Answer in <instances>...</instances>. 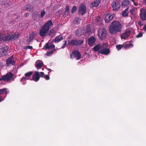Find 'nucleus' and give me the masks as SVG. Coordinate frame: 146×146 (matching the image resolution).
<instances>
[{"mask_svg": "<svg viewBox=\"0 0 146 146\" xmlns=\"http://www.w3.org/2000/svg\"><path fill=\"white\" fill-rule=\"evenodd\" d=\"M122 25L117 21H114L111 23L109 28V32L111 34L116 35L121 31Z\"/></svg>", "mask_w": 146, "mask_h": 146, "instance_id": "obj_1", "label": "nucleus"}, {"mask_svg": "<svg viewBox=\"0 0 146 146\" xmlns=\"http://www.w3.org/2000/svg\"><path fill=\"white\" fill-rule=\"evenodd\" d=\"M18 37V35L15 33L8 34L4 36H2L0 34V40L3 42L10 40L13 41L17 39Z\"/></svg>", "mask_w": 146, "mask_h": 146, "instance_id": "obj_2", "label": "nucleus"}, {"mask_svg": "<svg viewBox=\"0 0 146 146\" xmlns=\"http://www.w3.org/2000/svg\"><path fill=\"white\" fill-rule=\"evenodd\" d=\"M84 42V41L81 39H74L69 40L68 44L69 45L72 46L78 47L81 46Z\"/></svg>", "mask_w": 146, "mask_h": 146, "instance_id": "obj_3", "label": "nucleus"}, {"mask_svg": "<svg viewBox=\"0 0 146 146\" xmlns=\"http://www.w3.org/2000/svg\"><path fill=\"white\" fill-rule=\"evenodd\" d=\"M14 76L13 74L11 72H8L5 75L3 76L0 78V82L4 81L5 82H7L13 80ZM13 80H14V79H13Z\"/></svg>", "mask_w": 146, "mask_h": 146, "instance_id": "obj_4", "label": "nucleus"}, {"mask_svg": "<svg viewBox=\"0 0 146 146\" xmlns=\"http://www.w3.org/2000/svg\"><path fill=\"white\" fill-rule=\"evenodd\" d=\"M98 35L100 40L105 39L107 36L106 29L104 28L100 29L98 31Z\"/></svg>", "mask_w": 146, "mask_h": 146, "instance_id": "obj_5", "label": "nucleus"}, {"mask_svg": "<svg viewBox=\"0 0 146 146\" xmlns=\"http://www.w3.org/2000/svg\"><path fill=\"white\" fill-rule=\"evenodd\" d=\"M70 56L71 58H75L76 60H78L81 58V54L79 50H76L73 51L72 53L70 54Z\"/></svg>", "mask_w": 146, "mask_h": 146, "instance_id": "obj_6", "label": "nucleus"}, {"mask_svg": "<svg viewBox=\"0 0 146 146\" xmlns=\"http://www.w3.org/2000/svg\"><path fill=\"white\" fill-rule=\"evenodd\" d=\"M44 75L43 72H39L37 71H36L32 76L33 80L35 82L38 81L40 77H43Z\"/></svg>", "mask_w": 146, "mask_h": 146, "instance_id": "obj_7", "label": "nucleus"}, {"mask_svg": "<svg viewBox=\"0 0 146 146\" xmlns=\"http://www.w3.org/2000/svg\"><path fill=\"white\" fill-rule=\"evenodd\" d=\"M16 61L14 60L13 57L12 56L7 59L6 64L8 66H15Z\"/></svg>", "mask_w": 146, "mask_h": 146, "instance_id": "obj_8", "label": "nucleus"}, {"mask_svg": "<svg viewBox=\"0 0 146 146\" xmlns=\"http://www.w3.org/2000/svg\"><path fill=\"white\" fill-rule=\"evenodd\" d=\"M131 33V31L130 30H126L124 33L121 34V38L123 39H126L129 36Z\"/></svg>", "mask_w": 146, "mask_h": 146, "instance_id": "obj_9", "label": "nucleus"}, {"mask_svg": "<svg viewBox=\"0 0 146 146\" xmlns=\"http://www.w3.org/2000/svg\"><path fill=\"white\" fill-rule=\"evenodd\" d=\"M41 36H43L46 35V23L44 24L41 27L39 32Z\"/></svg>", "mask_w": 146, "mask_h": 146, "instance_id": "obj_10", "label": "nucleus"}, {"mask_svg": "<svg viewBox=\"0 0 146 146\" xmlns=\"http://www.w3.org/2000/svg\"><path fill=\"white\" fill-rule=\"evenodd\" d=\"M111 5L113 9H119L120 6L119 3L117 1H113Z\"/></svg>", "mask_w": 146, "mask_h": 146, "instance_id": "obj_11", "label": "nucleus"}, {"mask_svg": "<svg viewBox=\"0 0 146 146\" xmlns=\"http://www.w3.org/2000/svg\"><path fill=\"white\" fill-rule=\"evenodd\" d=\"M96 41V40L94 37H90L88 39V44L90 46H92L94 44Z\"/></svg>", "mask_w": 146, "mask_h": 146, "instance_id": "obj_12", "label": "nucleus"}, {"mask_svg": "<svg viewBox=\"0 0 146 146\" xmlns=\"http://www.w3.org/2000/svg\"><path fill=\"white\" fill-rule=\"evenodd\" d=\"M8 49L7 48H4L0 49V56H4L8 54Z\"/></svg>", "mask_w": 146, "mask_h": 146, "instance_id": "obj_13", "label": "nucleus"}, {"mask_svg": "<svg viewBox=\"0 0 146 146\" xmlns=\"http://www.w3.org/2000/svg\"><path fill=\"white\" fill-rule=\"evenodd\" d=\"M43 64L42 61L38 60L36 61L35 64V66L37 69H40L43 66Z\"/></svg>", "mask_w": 146, "mask_h": 146, "instance_id": "obj_14", "label": "nucleus"}, {"mask_svg": "<svg viewBox=\"0 0 146 146\" xmlns=\"http://www.w3.org/2000/svg\"><path fill=\"white\" fill-rule=\"evenodd\" d=\"M101 2V0H94L90 5V7L91 8H93L94 7H97L100 4Z\"/></svg>", "mask_w": 146, "mask_h": 146, "instance_id": "obj_15", "label": "nucleus"}, {"mask_svg": "<svg viewBox=\"0 0 146 146\" xmlns=\"http://www.w3.org/2000/svg\"><path fill=\"white\" fill-rule=\"evenodd\" d=\"M53 25V24L51 20L48 21L46 22V34L48 33L47 31L52 27Z\"/></svg>", "mask_w": 146, "mask_h": 146, "instance_id": "obj_16", "label": "nucleus"}, {"mask_svg": "<svg viewBox=\"0 0 146 146\" xmlns=\"http://www.w3.org/2000/svg\"><path fill=\"white\" fill-rule=\"evenodd\" d=\"M36 32L34 31L30 35L29 38L27 40V42L29 43L32 42L34 39L35 36L36 35Z\"/></svg>", "mask_w": 146, "mask_h": 146, "instance_id": "obj_17", "label": "nucleus"}, {"mask_svg": "<svg viewBox=\"0 0 146 146\" xmlns=\"http://www.w3.org/2000/svg\"><path fill=\"white\" fill-rule=\"evenodd\" d=\"M141 13L140 15L141 19L143 21L146 20V10H140Z\"/></svg>", "mask_w": 146, "mask_h": 146, "instance_id": "obj_18", "label": "nucleus"}, {"mask_svg": "<svg viewBox=\"0 0 146 146\" xmlns=\"http://www.w3.org/2000/svg\"><path fill=\"white\" fill-rule=\"evenodd\" d=\"M113 17V16L112 15H111L109 14H107L105 18V22L107 23H109L111 22Z\"/></svg>", "mask_w": 146, "mask_h": 146, "instance_id": "obj_19", "label": "nucleus"}, {"mask_svg": "<svg viewBox=\"0 0 146 146\" xmlns=\"http://www.w3.org/2000/svg\"><path fill=\"white\" fill-rule=\"evenodd\" d=\"M110 51L109 49L104 48L102 50L99 51V53L100 54L107 55L110 53Z\"/></svg>", "mask_w": 146, "mask_h": 146, "instance_id": "obj_20", "label": "nucleus"}, {"mask_svg": "<svg viewBox=\"0 0 146 146\" xmlns=\"http://www.w3.org/2000/svg\"><path fill=\"white\" fill-rule=\"evenodd\" d=\"M80 21L81 20L80 19V17H75L74 20V23L75 26L77 27H78V25Z\"/></svg>", "mask_w": 146, "mask_h": 146, "instance_id": "obj_21", "label": "nucleus"}, {"mask_svg": "<svg viewBox=\"0 0 146 146\" xmlns=\"http://www.w3.org/2000/svg\"><path fill=\"white\" fill-rule=\"evenodd\" d=\"M82 31L81 27L78 29L76 32V35L79 36H81L83 34Z\"/></svg>", "mask_w": 146, "mask_h": 146, "instance_id": "obj_22", "label": "nucleus"}, {"mask_svg": "<svg viewBox=\"0 0 146 146\" xmlns=\"http://www.w3.org/2000/svg\"><path fill=\"white\" fill-rule=\"evenodd\" d=\"M63 39V38L61 35L56 36L54 40V42L58 43Z\"/></svg>", "mask_w": 146, "mask_h": 146, "instance_id": "obj_23", "label": "nucleus"}, {"mask_svg": "<svg viewBox=\"0 0 146 146\" xmlns=\"http://www.w3.org/2000/svg\"><path fill=\"white\" fill-rule=\"evenodd\" d=\"M129 3V2L128 0H125L123 1L121 3V6L123 8H124Z\"/></svg>", "mask_w": 146, "mask_h": 146, "instance_id": "obj_24", "label": "nucleus"}, {"mask_svg": "<svg viewBox=\"0 0 146 146\" xmlns=\"http://www.w3.org/2000/svg\"><path fill=\"white\" fill-rule=\"evenodd\" d=\"M55 46L54 44H51L49 45L48 43H46V49H48L50 50V49H54Z\"/></svg>", "mask_w": 146, "mask_h": 146, "instance_id": "obj_25", "label": "nucleus"}, {"mask_svg": "<svg viewBox=\"0 0 146 146\" xmlns=\"http://www.w3.org/2000/svg\"><path fill=\"white\" fill-rule=\"evenodd\" d=\"M101 48L100 44H98L96 45L93 48V50L94 51H99L100 49Z\"/></svg>", "mask_w": 146, "mask_h": 146, "instance_id": "obj_26", "label": "nucleus"}, {"mask_svg": "<svg viewBox=\"0 0 146 146\" xmlns=\"http://www.w3.org/2000/svg\"><path fill=\"white\" fill-rule=\"evenodd\" d=\"M91 31V26L90 25H88L87 27L86 28V33L88 34H89L90 33Z\"/></svg>", "mask_w": 146, "mask_h": 146, "instance_id": "obj_27", "label": "nucleus"}, {"mask_svg": "<svg viewBox=\"0 0 146 146\" xmlns=\"http://www.w3.org/2000/svg\"><path fill=\"white\" fill-rule=\"evenodd\" d=\"M1 5L2 6V7L1 8L2 9L7 8V6H9V5L6 3L5 2H2L1 4Z\"/></svg>", "mask_w": 146, "mask_h": 146, "instance_id": "obj_28", "label": "nucleus"}, {"mask_svg": "<svg viewBox=\"0 0 146 146\" xmlns=\"http://www.w3.org/2000/svg\"><path fill=\"white\" fill-rule=\"evenodd\" d=\"M56 50V49H54L50 51H47V53H46V55L48 56H50L52 55L53 53Z\"/></svg>", "mask_w": 146, "mask_h": 146, "instance_id": "obj_29", "label": "nucleus"}, {"mask_svg": "<svg viewBox=\"0 0 146 146\" xmlns=\"http://www.w3.org/2000/svg\"><path fill=\"white\" fill-rule=\"evenodd\" d=\"M128 10H125L122 12V15L124 17H127L128 16Z\"/></svg>", "mask_w": 146, "mask_h": 146, "instance_id": "obj_30", "label": "nucleus"}, {"mask_svg": "<svg viewBox=\"0 0 146 146\" xmlns=\"http://www.w3.org/2000/svg\"><path fill=\"white\" fill-rule=\"evenodd\" d=\"M7 89L6 88H3L2 89H0V94H3L5 93L6 94L7 93Z\"/></svg>", "mask_w": 146, "mask_h": 146, "instance_id": "obj_31", "label": "nucleus"}, {"mask_svg": "<svg viewBox=\"0 0 146 146\" xmlns=\"http://www.w3.org/2000/svg\"><path fill=\"white\" fill-rule=\"evenodd\" d=\"M86 8L85 4L84 3H82L80 6L79 9H86Z\"/></svg>", "mask_w": 146, "mask_h": 146, "instance_id": "obj_32", "label": "nucleus"}, {"mask_svg": "<svg viewBox=\"0 0 146 146\" xmlns=\"http://www.w3.org/2000/svg\"><path fill=\"white\" fill-rule=\"evenodd\" d=\"M86 10H79L78 13L79 14L83 15L86 12Z\"/></svg>", "mask_w": 146, "mask_h": 146, "instance_id": "obj_33", "label": "nucleus"}, {"mask_svg": "<svg viewBox=\"0 0 146 146\" xmlns=\"http://www.w3.org/2000/svg\"><path fill=\"white\" fill-rule=\"evenodd\" d=\"M123 47L124 48V45L118 44L116 46V48L118 50H119Z\"/></svg>", "mask_w": 146, "mask_h": 146, "instance_id": "obj_34", "label": "nucleus"}, {"mask_svg": "<svg viewBox=\"0 0 146 146\" xmlns=\"http://www.w3.org/2000/svg\"><path fill=\"white\" fill-rule=\"evenodd\" d=\"M133 45L132 44L129 43V44H126L125 45H124V48H126L127 47H133Z\"/></svg>", "mask_w": 146, "mask_h": 146, "instance_id": "obj_35", "label": "nucleus"}, {"mask_svg": "<svg viewBox=\"0 0 146 146\" xmlns=\"http://www.w3.org/2000/svg\"><path fill=\"white\" fill-rule=\"evenodd\" d=\"M33 72H29L25 74V76L26 77H29L32 75Z\"/></svg>", "mask_w": 146, "mask_h": 146, "instance_id": "obj_36", "label": "nucleus"}, {"mask_svg": "<svg viewBox=\"0 0 146 146\" xmlns=\"http://www.w3.org/2000/svg\"><path fill=\"white\" fill-rule=\"evenodd\" d=\"M25 7L26 8V9H32L33 8V6L31 5L30 4L27 5Z\"/></svg>", "mask_w": 146, "mask_h": 146, "instance_id": "obj_37", "label": "nucleus"}, {"mask_svg": "<svg viewBox=\"0 0 146 146\" xmlns=\"http://www.w3.org/2000/svg\"><path fill=\"white\" fill-rule=\"evenodd\" d=\"M45 13V12L44 11L41 12L39 15V17L40 18L42 17L44 15Z\"/></svg>", "mask_w": 146, "mask_h": 146, "instance_id": "obj_38", "label": "nucleus"}, {"mask_svg": "<svg viewBox=\"0 0 146 146\" xmlns=\"http://www.w3.org/2000/svg\"><path fill=\"white\" fill-rule=\"evenodd\" d=\"M70 10H66V11L65 12L64 15V16L66 17L67 15L70 14Z\"/></svg>", "mask_w": 146, "mask_h": 146, "instance_id": "obj_39", "label": "nucleus"}, {"mask_svg": "<svg viewBox=\"0 0 146 146\" xmlns=\"http://www.w3.org/2000/svg\"><path fill=\"white\" fill-rule=\"evenodd\" d=\"M54 30L53 29H52L51 30H50L48 33V35L49 36L51 35L52 34H53L54 33Z\"/></svg>", "mask_w": 146, "mask_h": 146, "instance_id": "obj_40", "label": "nucleus"}, {"mask_svg": "<svg viewBox=\"0 0 146 146\" xmlns=\"http://www.w3.org/2000/svg\"><path fill=\"white\" fill-rule=\"evenodd\" d=\"M143 35V34L141 33H140L139 34L137 35L136 36V37L137 38H139L141 37Z\"/></svg>", "mask_w": 146, "mask_h": 146, "instance_id": "obj_41", "label": "nucleus"}, {"mask_svg": "<svg viewBox=\"0 0 146 146\" xmlns=\"http://www.w3.org/2000/svg\"><path fill=\"white\" fill-rule=\"evenodd\" d=\"M67 41L66 40H65L64 41V44H63V46L61 47V48H64L65 47V46H66V44H67Z\"/></svg>", "mask_w": 146, "mask_h": 146, "instance_id": "obj_42", "label": "nucleus"}, {"mask_svg": "<svg viewBox=\"0 0 146 146\" xmlns=\"http://www.w3.org/2000/svg\"><path fill=\"white\" fill-rule=\"evenodd\" d=\"M33 47L32 46L28 45L26 46V48L27 49H31L33 48Z\"/></svg>", "mask_w": 146, "mask_h": 146, "instance_id": "obj_43", "label": "nucleus"}, {"mask_svg": "<svg viewBox=\"0 0 146 146\" xmlns=\"http://www.w3.org/2000/svg\"><path fill=\"white\" fill-rule=\"evenodd\" d=\"M27 78L25 77H23L21 79V82H22L23 81L26 80Z\"/></svg>", "mask_w": 146, "mask_h": 146, "instance_id": "obj_44", "label": "nucleus"}, {"mask_svg": "<svg viewBox=\"0 0 146 146\" xmlns=\"http://www.w3.org/2000/svg\"><path fill=\"white\" fill-rule=\"evenodd\" d=\"M140 1L144 4H145L146 3V0H141Z\"/></svg>", "mask_w": 146, "mask_h": 146, "instance_id": "obj_45", "label": "nucleus"}, {"mask_svg": "<svg viewBox=\"0 0 146 146\" xmlns=\"http://www.w3.org/2000/svg\"><path fill=\"white\" fill-rule=\"evenodd\" d=\"M143 29L145 32H146V25H145L143 27Z\"/></svg>", "mask_w": 146, "mask_h": 146, "instance_id": "obj_46", "label": "nucleus"}, {"mask_svg": "<svg viewBox=\"0 0 146 146\" xmlns=\"http://www.w3.org/2000/svg\"><path fill=\"white\" fill-rule=\"evenodd\" d=\"M47 70H48V71H50L48 72V75L50 76V74H49V73L50 72H51L52 71V70L49 68H48L47 69Z\"/></svg>", "mask_w": 146, "mask_h": 146, "instance_id": "obj_47", "label": "nucleus"}, {"mask_svg": "<svg viewBox=\"0 0 146 146\" xmlns=\"http://www.w3.org/2000/svg\"><path fill=\"white\" fill-rule=\"evenodd\" d=\"M49 79L50 77L48 75H46V80H48Z\"/></svg>", "mask_w": 146, "mask_h": 146, "instance_id": "obj_48", "label": "nucleus"}, {"mask_svg": "<svg viewBox=\"0 0 146 146\" xmlns=\"http://www.w3.org/2000/svg\"><path fill=\"white\" fill-rule=\"evenodd\" d=\"M29 14L28 13H25V16L26 17H27L29 16Z\"/></svg>", "mask_w": 146, "mask_h": 146, "instance_id": "obj_49", "label": "nucleus"}, {"mask_svg": "<svg viewBox=\"0 0 146 146\" xmlns=\"http://www.w3.org/2000/svg\"><path fill=\"white\" fill-rule=\"evenodd\" d=\"M36 13H35V15H34L33 16V17L36 18L37 17V13L36 14Z\"/></svg>", "mask_w": 146, "mask_h": 146, "instance_id": "obj_50", "label": "nucleus"}, {"mask_svg": "<svg viewBox=\"0 0 146 146\" xmlns=\"http://www.w3.org/2000/svg\"><path fill=\"white\" fill-rule=\"evenodd\" d=\"M76 10H71L72 13V14L74 13V12H75Z\"/></svg>", "mask_w": 146, "mask_h": 146, "instance_id": "obj_51", "label": "nucleus"}, {"mask_svg": "<svg viewBox=\"0 0 146 146\" xmlns=\"http://www.w3.org/2000/svg\"><path fill=\"white\" fill-rule=\"evenodd\" d=\"M77 7L76 6H74L73 7L72 9H77Z\"/></svg>", "mask_w": 146, "mask_h": 146, "instance_id": "obj_52", "label": "nucleus"}, {"mask_svg": "<svg viewBox=\"0 0 146 146\" xmlns=\"http://www.w3.org/2000/svg\"><path fill=\"white\" fill-rule=\"evenodd\" d=\"M134 5L135 6H136L138 5V3L136 2H134Z\"/></svg>", "mask_w": 146, "mask_h": 146, "instance_id": "obj_53", "label": "nucleus"}, {"mask_svg": "<svg viewBox=\"0 0 146 146\" xmlns=\"http://www.w3.org/2000/svg\"><path fill=\"white\" fill-rule=\"evenodd\" d=\"M2 98H1L0 97V102L3 100V99H2Z\"/></svg>", "mask_w": 146, "mask_h": 146, "instance_id": "obj_54", "label": "nucleus"}, {"mask_svg": "<svg viewBox=\"0 0 146 146\" xmlns=\"http://www.w3.org/2000/svg\"><path fill=\"white\" fill-rule=\"evenodd\" d=\"M69 8L68 7V6H66V8H65V9H69Z\"/></svg>", "mask_w": 146, "mask_h": 146, "instance_id": "obj_55", "label": "nucleus"}, {"mask_svg": "<svg viewBox=\"0 0 146 146\" xmlns=\"http://www.w3.org/2000/svg\"><path fill=\"white\" fill-rule=\"evenodd\" d=\"M2 95L3 94H0V97L1 98H3V96H2Z\"/></svg>", "mask_w": 146, "mask_h": 146, "instance_id": "obj_56", "label": "nucleus"}, {"mask_svg": "<svg viewBox=\"0 0 146 146\" xmlns=\"http://www.w3.org/2000/svg\"><path fill=\"white\" fill-rule=\"evenodd\" d=\"M46 47V44H45L44 45V49H46V48H45V47Z\"/></svg>", "mask_w": 146, "mask_h": 146, "instance_id": "obj_57", "label": "nucleus"}, {"mask_svg": "<svg viewBox=\"0 0 146 146\" xmlns=\"http://www.w3.org/2000/svg\"><path fill=\"white\" fill-rule=\"evenodd\" d=\"M131 0L133 2H134L135 1V0Z\"/></svg>", "mask_w": 146, "mask_h": 146, "instance_id": "obj_58", "label": "nucleus"}, {"mask_svg": "<svg viewBox=\"0 0 146 146\" xmlns=\"http://www.w3.org/2000/svg\"><path fill=\"white\" fill-rule=\"evenodd\" d=\"M44 78H46V76H44Z\"/></svg>", "mask_w": 146, "mask_h": 146, "instance_id": "obj_59", "label": "nucleus"}, {"mask_svg": "<svg viewBox=\"0 0 146 146\" xmlns=\"http://www.w3.org/2000/svg\"><path fill=\"white\" fill-rule=\"evenodd\" d=\"M128 8H126V9H128Z\"/></svg>", "mask_w": 146, "mask_h": 146, "instance_id": "obj_60", "label": "nucleus"}, {"mask_svg": "<svg viewBox=\"0 0 146 146\" xmlns=\"http://www.w3.org/2000/svg\"><path fill=\"white\" fill-rule=\"evenodd\" d=\"M46 69H47V67H46Z\"/></svg>", "mask_w": 146, "mask_h": 146, "instance_id": "obj_61", "label": "nucleus"}]
</instances>
